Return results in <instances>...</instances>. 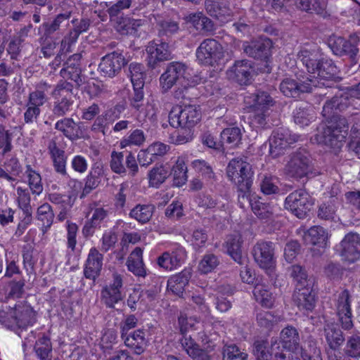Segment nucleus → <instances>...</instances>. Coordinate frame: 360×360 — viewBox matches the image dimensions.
Segmentation results:
<instances>
[{"mask_svg":"<svg viewBox=\"0 0 360 360\" xmlns=\"http://www.w3.org/2000/svg\"><path fill=\"white\" fill-rule=\"evenodd\" d=\"M340 98L333 97L327 101L322 110L323 116L327 120L326 127L317 134V141L330 148L334 153H338L348 134L349 126L347 120L337 115L340 110Z\"/></svg>","mask_w":360,"mask_h":360,"instance_id":"nucleus-1","label":"nucleus"},{"mask_svg":"<svg viewBox=\"0 0 360 360\" xmlns=\"http://www.w3.org/2000/svg\"><path fill=\"white\" fill-rule=\"evenodd\" d=\"M297 59L307 68L310 74L309 82L316 81V88L331 87L333 80L336 78L338 70L334 62L329 58H323L316 46H305L297 53Z\"/></svg>","mask_w":360,"mask_h":360,"instance_id":"nucleus-2","label":"nucleus"},{"mask_svg":"<svg viewBox=\"0 0 360 360\" xmlns=\"http://www.w3.org/2000/svg\"><path fill=\"white\" fill-rule=\"evenodd\" d=\"M187 70L188 67L183 63H169L160 77L163 91H167L176 85L178 89L174 91V97L179 99L184 97V90L199 84L201 79L197 76L189 79Z\"/></svg>","mask_w":360,"mask_h":360,"instance_id":"nucleus-3","label":"nucleus"},{"mask_svg":"<svg viewBox=\"0 0 360 360\" xmlns=\"http://www.w3.org/2000/svg\"><path fill=\"white\" fill-rule=\"evenodd\" d=\"M244 102L249 108L250 124L257 129H262L267 124L269 110L274 104L273 98L269 93L258 91L244 97Z\"/></svg>","mask_w":360,"mask_h":360,"instance_id":"nucleus-4","label":"nucleus"},{"mask_svg":"<svg viewBox=\"0 0 360 360\" xmlns=\"http://www.w3.org/2000/svg\"><path fill=\"white\" fill-rule=\"evenodd\" d=\"M178 321L181 333L183 334L180 342L187 354L193 360H210L207 352L201 349L191 335L186 334L189 330L196 329L195 325L198 323V319L195 317H188L181 314Z\"/></svg>","mask_w":360,"mask_h":360,"instance_id":"nucleus-5","label":"nucleus"},{"mask_svg":"<svg viewBox=\"0 0 360 360\" xmlns=\"http://www.w3.org/2000/svg\"><path fill=\"white\" fill-rule=\"evenodd\" d=\"M54 98L52 112L56 117H63L69 113L74 104L73 85L65 80H60L52 91Z\"/></svg>","mask_w":360,"mask_h":360,"instance_id":"nucleus-6","label":"nucleus"},{"mask_svg":"<svg viewBox=\"0 0 360 360\" xmlns=\"http://www.w3.org/2000/svg\"><path fill=\"white\" fill-rule=\"evenodd\" d=\"M201 119V109L199 105H186L174 107L169 114V122L174 128L191 129Z\"/></svg>","mask_w":360,"mask_h":360,"instance_id":"nucleus-7","label":"nucleus"},{"mask_svg":"<svg viewBox=\"0 0 360 360\" xmlns=\"http://www.w3.org/2000/svg\"><path fill=\"white\" fill-rule=\"evenodd\" d=\"M287 174L296 179H300L312 174L313 162L309 152L304 148H300L293 153L285 166Z\"/></svg>","mask_w":360,"mask_h":360,"instance_id":"nucleus-8","label":"nucleus"},{"mask_svg":"<svg viewBox=\"0 0 360 360\" xmlns=\"http://www.w3.org/2000/svg\"><path fill=\"white\" fill-rule=\"evenodd\" d=\"M226 174L229 179L236 186H240L247 189L252 184L253 171L251 165L243 158L232 159L227 167Z\"/></svg>","mask_w":360,"mask_h":360,"instance_id":"nucleus-9","label":"nucleus"},{"mask_svg":"<svg viewBox=\"0 0 360 360\" xmlns=\"http://www.w3.org/2000/svg\"><path fill=\"white\" fill-rule=\"evenodd\" d=\"M313 201L304 189L296 190L290 193L285 200V207L299 219H304L310 211Z\"/></svg>","mask_w":360,"mask_h":360,"instance_id":"nucleus-10","label":"nucleus"},{"mask_svg":"<svg viewBox=\"0 0 360 360\" xmlns=\"http://www.w3.org/2000/svg\"><path fill=\"white\" fill-rule=\"evenodd\" d=\"M195 55L199 63L214 66L224 56L223 48L217 40L206 39L197 48Z\"/></svg>","mask_w":360,"mask_h":360,"instance_id":"nucleus-11","label":"nucleus"},{"mask_svg":"<svg viewBox=\"0 0 360 360\" xmlns=\"http://www.w3.org/2000/svg\"><path fill=\"white\" fill-rule=\"evenodd\" d=\"M335 250L342 260L349 264L360 259V235L350 232L345 236Z\"/></svg>","mask_w":360,"mask_h":360,"instance_id":"nucleus-12","label":"nucleus"},{"mask_svg":"<svg viewBox=\"0 0 360 360\" xmlns=\"http://www.w3.org/2000/svg\"><path fill=\"white\" fill-rule=\"evenodd\" d=\"M122 286V276L117 273L112 274V281L103 286L101 291V302L106 307L113 309L116 304L123 300Z\"/></svg>","mask_w":360,"mask_h":360,"instance_id":"nucleus-13","label":"nucleus"},{"mask_svg":"<svg viewBox=\"0 0 360 360\" xmlns=\"http://www.w3.org/2000/svg\"><path fill=\"white\" fill-rule=\"evenodd\" d=\"M352 297L347 290L340 292L335 300V310L338 320L344 330L353 328V315L351 308Z\"/></svg>","mask_w":360,"mask_h":360,"instance_id":"nucleus-14","label":"nucleus"},{"mask_svg":"<svg viewBox=\"0 0 360 360\" xmlns=\"http://www.w3.org/2000/svg\"><path fill=\"white\" fill-rule=\"evenodd\" d=\"M297 134H291L287 129H278L273 131L269 138V153L273 157H277L283 153V150L299 140Z\"/></svg>","mask_w":360,"mask_h":360,"instance_id":"nucleus-15","label":"nucleus"},{"mask_svg":"<svg viewBox=\"0 0 360 360\" xmlns=\"http://www.w3.org/2000/svg\"><path fill=\"white\" fill-rule=\"evenodd\" d=\"M255 261L262 269L271 271L275 264L274 245L271 241H259L252 250Z\"/></svg>","mask_w":360,"mask_h":360,"instance_id":"nucleus-16","label":"nucleus"},{"mask_svg":"<svg viewBox=\"0 0 360 360\" xmlns=\"http://www.w3.org/2000/svg\"><path fill=\"white\" fill-rule=\"evenodd\" d=\"M315 85H318V83L314 80L311 83L308 77L303 79H299L298 81L292 78H285L281 82L279 88L285 96L297 98L300 94L311 92Z\"/></svg>","mask_w":360,"mask_h":360,"instance_id":"nucleus-17","label":"nucleus"},{"mask_svg":"<svg viewBox=\"0 0 360 360\" xmlns=\"http://www.w3.org/2000/svg\"><path fill=\"white\" fill-rule=\"evenodd\" d=\"M185 249L179 245H175L172 248L163 252L158 257V266L166 270L172 271L181 266L186 259Z\"/></svg>","mask_w":360,"mask_h":360,"instance_id":"nucleus-18","label":"nucleus"},{"mask_svg":"<svg viewBox=\"0 0 360 360\" xmlns=\"http://www.w3.org/2000/svg\"><path fill=\"white\" fill-rule=\"evenodd\" d=\"M125 64L126 60L122 53L115 51L102 58L98 70L102 76L112 78L120 72Z\"/></svg>","mask_w":360,"mask_h":360,"instance_id":"nucleus-19","label":"nucleus"},{"mask_svg":"<svg viewBox=\"0 0 360 360\" xmlns=\"http://www.w3.org/2000/svg\"><path fill=\"white\" fill-rule=\"evenodd\" d=\"M148 65L155 68L158 63L171 58L172 51L168 43L160 40L150 41L146 46Z\"/></svg>","mask_w":360,"mask_h":360,"instance_id":"nucleus-20","label":"nucleus"},{"mask_svg":"<svg viewBox=\"0 0 360 360\" xmlns=\"http://www.w3.org/2000/svg\"><path fill=\"white\" fill-rule=\"evenodd\" d=\"M253 67L251 61L248 60H237L227 71V77L240 85H247L250 83Z\"/></svg>","mask_w":360,"mask_h":360,"instance_id":"nucleus-21","label":"nucleus"},{"mask_svg":"<svg viewBox=\"0 0 360 360\" xmlns=\"http://www.w3.org/2000/svg\"><path fill=\"white\" fill-rule=\"evenodd\" d=\"M103 265V255L96 248L92 247L84 264V276L86 279L95 281L101 275Z\"/></svg>","mask_w":360,"mask_h":360,"instance_id":"nucleus-22","label":"nucleus"},{"mask_svg":"<svg viewBox=\"0 0 360 360\" xmlns=\"http://www.w3.org/2000/svg\"><path fill=\"white\" fill-rule=\"evenodd\" d=\"M272 42L269 39H259L243 44L244 52L255 59L266 60L271 56Z\"/></svg>","mask_w":360,"mask_h":360,"instance_id":"nucleus-23","label":"nucleus"},{"mask_svg":"<svg viewBox=\"0 0 360 360\" xmlns=\"http://www.w3.org/2000/svg\"><path fill=\"white\" fill-rule=\"evenodd\" d=\"M355 41L352 38L347 40L341 37L333 36L329 39L328 46L334 54L340 56H348L354 60L359 51Z\"/></svg>","mask_w":360,"mask_h":360,"instance_id":"nucleus-24","label":"nucleus"},{"mask_svg":"<svg viewBox=\"0 0 360 360\" xmlns=\"http://www.w3.org/2000/svg\"><path fill=\"white\" fill-rule=\"evenodd\" d=\"M37 338L34 344V351L40 360H52V344L49 335L32 331L25 340L27 343H32Z\"/></svg>","mask_w":360,"mask_h":360,"instance_id":"nucleus-25","label":"nucleus"},{"mask_svg":"<svg viewBox=\"0 0 360 360\" xmlns=\"http://www.w3.org/2000/svg\"><path fill=\"white\" fill-rule=\"evenodd\" d=\"M134 93L129 97L130 106L138 112L141 117H153L155 115L154 105L144 102L143 87L133 86Z\"/></svg>","mask_w":360,"mask_h":360,"instance_id":"nucleus-26","label":"nucleus"},{"mask_svg":"<svg viewBox=\"0 0 360 360\" xmlns=\"http://www.w3.org/2000/svg\"><path fill=\"white\" fill-rule=\"evenodd\" d=\"M71 22L73 27L72 29L61 41L63 49H66L68 51H70L71 46L76 43L79 35L89 30L91 22L89 18H75L72 19Z\"/></svg>","mask_w":360,"mask_h":360,"instance_id":"nucleus-27","label":"nucleus"},{"mask_svg":"<svg viewBox=\"0 0 360 360\" xmlns=\"http://www.w3.org/2000/svg\"><path fill=\"white\" fill-rule=\"evenodd\" d=\"M81 124V122H76L71 117H63L55 123L54 128L68 140L75 141L83 137Z\"/></svg>","mask_w":360,"mask_h":360,"instance_id":"nucleus-28","label":"nucleus"},{"mask_svg":"<svg viewBox=\"0 0 360 360\" xmlns=\"http://www.w3.org/2000/svg\"><path fill=\"white\" fill-rule=\"evenodd\" d=\"M146 335V330L140 328L122 335L121 338L124 345L132 349L136 354H141L143 353L148 345V341Z\"/></svg>","mask_w":360,"mask_h":360,"instance_id":"nucleus-29","label":"nucleus"},{"mask_svg":"<svg viewBox=\"0 0 360 360\" xmlns=\"http://www.w3.org/2000/svg\"><path fill=\"white\" fill-rule=\"evenodd\" d=\"M103 179H108V169L102 163L96 162L91 167L89 174L85 178V184L82 195H86L96 188Z\"/></svg>","mask_w":360,"mask_h":360,"instance_id":"nucleus-30","label":"nucleus"},{"mask_svg":"<svg viewBox=\"0 0 360 360\" xmlns=\"http://www.w3.org/2000/svg\"><path fill=\"white\" fill-rule=\"evenodd\" d=\"M228 0H205V9L212 16L221 22L229 20L232 15Z\"/></svg>","mask_w":360,"mask_h":360,"instance_id":"nucleus-31","label":"nucleus"},{"mask_svg":"<svg viewBox=\"0 0 360 360\" xmlns=\"http://www.w3.org/2000/svg\"><path fill=\"white\" fill-rule=\"evenodd\" d=\"M51 86L46 82L38 83L27 96L25 103L37 109H41L49 101V92Z\"/></svg>","mask_w":360,"mask_h":360,"instance_id":"nucleus-32","label":"nucleus"},{"mask_svg":"<svg viewBox=\"0 0 360 360\" xmlns=\"http://www.w3.org/2000/svg\"><path fill=\"white\" fill-rule=\"evenodd\" d=\"M18 313L17 314V324L15 332L20 335L18 330L22 331L27 327L32 326L36 321V312L30 305L25 303L18 304Z\"/></svg>","mask_w":360,"mask_h":360,"instance_id":"nucleus-33","label":"nucleus"},{"mask_svg":"<svg viewBox=\"0 0 360 360\" xmlns=\"http://www.w3.org/2000/svg\"><path fill=\"white\" fill-rule=\"evenodd\" d=\"M324 337L330 349L335 351L345 338L337 323L327 321L324 326Z\"/></svg>","mask_w":360,"mask_h":360,"instance_id":"nucleus-34","label":"nucleus"},{"mask_svg":"<svg viewBox=\"0 0 360 360\" xmlns=\"http://www.w3.org/2000/svg\"><path fill=\"white\" fill-rule=\"evenodd\" d=\"M328 239V231L320 226H314L304 233L303 240L307 245L325 248Z\"/></svg>","mask_w":360,"mask_h":360,"instance_id":"nucleus-35","label":"nucleus"},{"mask_svg":"<svg viewBox=\"0 0 360 360\" xmlns=\"http://www.w3.org/2000/svg\"><path fill=\"white\" fill-rule=\"evenodd\" d=\"M71 16L70 11H65L56 15L53 19H49L40 26L44 31V35L50 37L52 34L59 32L61 27L68 25Z\"/></svg>","mask_w":360,"mask_h":360,"instance_id":"nucleus-36","label":"nucleus"},{"mask_svg":"<svg viewBox=\"0 0 360 360\" xmlns=\"http://www.w3.org/2000/svg\"><path fill=\"white\" fill-rule=\"evenodd\" d=\"M242 238L239 233L229 235L226 241L228 254L240 265H245L247 257L242 255L241 250Z\"/></svg>","mask_w":360,"mask_h":360,"instance_id":"nucleus-37","label":"nucleus"},{"mask_svg":"<svg viewBox=\"0 0 360 360\" xmlns=\"http://www.w3.org/2000/svg\"><path fill=\"white\" fill-rule=\"evenodd\" d=\"M127 269L136 276L145 277L146 269L143 261V250L136 247L127 258Z\"/></svg>","mask_w":360,"mask_h":360,"instance_id":"nucleus-38","label":"nucleus"},{"mask_svg":"<svg viewBox=\"0 0 360 360\" xmlns=\"http://www.w3.org/2000/svg\"><path fill=\"white\" fill-rule=\"evenodd\" d=\"M191 277V273L190 269H184L180 273L171 276L168 279L167 289L176 295H182Z\"/></svg>","mask_w":360,"mask_h":360,"instance_id":"nucleus-39","label":"nucleus"},{"mask_svg":"<svg viewBox=\"0 0 360 360\" xmlns=\"http://www.w3.org/2000/svg\"><path fill=\"white\" fill-rule=\"evenodd\" d=\"M295 302L300 310L311 311L315 307V297L311 285L298 288L294 295Z\"/></svg>","mask_w":360,"mask_h":360,"instance_id":"nucleus-40","label":"nucleus"},{"mask_svg":"<svg viewBox=\"0 0 360 360\" xmlns=\"http://www.w3.org/2000/svg\"><path fill=\"white\" fill-rule=\"evenodd\" d=\"M300 334L296 328L292 326H287L280 333L281 347L290 350H296L300 346Z\"/></svg>","mask_w":360,"mask_h":360,"instance_id":"nucleus-41","label":"nucleus"},{"mask_svg":"<svg viewBox=\"0 0 360 360\" xmlns=\"http://www.w3.org/2000/svg\"><path fill=\"white\" fill-rule=\"evenodd\" d=\"M250 207L254 214L264 222H270L274 219V207L269 203H264L262 198L253 196L250 200Z\"/></svg>","mask_w":360,"mask_h":360,"instance_id":"nucleus-42","label":"nucleus"},{"mask_svg":"<svg viewBox=\"0 0 360 360\" xmlns=\"http://www.w3.org/2000/svg\"><path fill=\"white\" fill-rule=\"evenodd\" d=\"M171 174V167L167 163L155 165L148 174L149 185L159 188Z\"/></svg>","mask_w":360,"mask_h":360,"instance_id":"nucleus-43","label":"nucleus"},{"mask_svg":"<svg viewBox=\"0 0 360 360\" xmlns=\"http://www.w3.org/2000/svg\"><path fill=\"white\" fill-rule=\"evenodd\" d=\"M339 205L338 198L334 197L330 198L327 202H323L318 210L319 219L325 221H335L336 219H338L336 212Z\"/></svg>","mask_w":360,"mask_h":360,"instance_id":"nucleus-44","label":"nucleus"},{"mask_svg":"<svg viewBox=\"0 0 360 360\" xmlns=\"http://www.w3.org/2000/svg\"><path fill=\"white\" fill-rule=\"evenodd\" d=\"M154 299V293L150 290H134L133 292L129 294L127 304L130 308L131 311L136 309L137 304L146 307L148 302H150Z\"/></svg>","mask_w":360,"mask_h":360,"instance_id":"nucleus-45","label":"nucleus"},{"mask_svg":"<svg viewBox=\"0 0 360 360\" xmlns=\"http://www.w3.org/2000/svg\"><path fill=\"white\" fill-rule=\"evenodd\" d=\"M233 289L229 286H221L216 294L215 305L217 310L226 312L232 305Z\"/></svg>","mask_w":360,"mask_h":360,"instance_id":"nucleus-46","label":"nucleus"},{"mask_svg":"<svg viewBox=\"0 0 360 360\" xmlns=\"http://www.w3.org/2000/svg\"><path fill=\"white\" fill-rule=\"evenodd\" d=\"M187 167L182 158H178L175 164L171 168V173L173 176V185L181 187L186 184L188 179Z\"/></svg>","mask_w":360,"mask_h":360,"instance_id":"nucleus-47","label":"nucleus"},{"mask_svg":"<svg viewBox=\"0 0 360 360\" xmlns=\"http://www.w3.org/2000/svg\"><path fill=\"white\" fill-rule=\"evenodd\" d=\"M146 140V136L143 130L136 129L131 131L127 135L124 136L120 142V147L121 148H126L127 147H141Z\"/></svg>","mask_w":360,"mask_h":360,"instance_id":"nucleus-48","label":"nucleus"},{"mask_svg":"<svg viewBox=\"0 0 360 360\" xmlns=\"http://www.w3.org/2000/svg\"><path fill=\"white\" fill-rule=\"evenodd\" d=\"M252 352L257 360H271L274 358L271 343L265 339L260 338L254 342Z\"/></svg>","mask_w":360,"mask_h":360,"instance_id":"nucleus-49","label":"nucleus"},{"mask_svg":"<svg viewBox=\"0 0 360 360\" xmlns=\"http://www.w3.org/2000/svg\"><path fill=\"white\" fill-rule=\"evenodd\" d=\"M154 210L151 204H138L131 210L129 216L141 224H146L151 219Z\"/></svg>","mask_w":360,"mask_h":360,"instance_id":"nucleus-50","label":"nucleus"},{"mask_svg":"<svg viewBox=\"0 0 360 360\" xmlns=\"http://www.w3.org/2000/svg\"><path fill=\"white\" fill-rule=\"evenodd\" d=\"M253 295L257 302L266 308H271L274 306L275 297L272 292H269L267 286L263 284H257L253 290Z\"/></svg>","mask_w":360,"mask_h":360,"instance_id":"nucleus-51","label":"nucleus"},{"mask_svg":"<svg viewBox=\"0 0 360 360\" xmlns=\"http://www.w3.org/2000/svg\"><path fill=\"white\" fill-rule=\"evenodd\" d=\"M18 304L14 307H6L0 311V323L6 328L16 330V319L18 313Z\"/></svg>","mask_w":360,"mask_h":360,"instance_id":"nucleus-52","label":"nucleus"},{"mask_svg":"<svg viewBox=\"0 0 360 360\" xmlns=\"http://www.w3.org/2000/svg\"><path fill=\"white\" fill-rule=\"evenodd\" d=\"M343 349L345 356L347 358H360V335L352 334L346 338Z\"/></svg>","mask_w":360,"mask_h":360,"instance_id":"nucleus-53","label":"nucleus"},{"mask_svg":"<svg viewBox=\"0 0 360 360\" xmlns=\"http://www.w3.org/2000/svg\"><path fill=\"white\" fill-rule=\"evenodd\" d=\"M144 66L138 63H131L129 65L128 76L133 86L143 87L145 78Z\"/></svg>","mask_w":360,"mask_h":360,"instance_id":"nucleus-54","label":"nucleus"},{"mask_svg":"<svg viewBox=\"0 0 360 360\" xmlns=\"http://www.w3.org/2000/svg\"><path fill=\"white\" fill-rule=\"evenodd\" d=\"M25 176L27 179L30 189L33 194L39 195L43 191L41 178L40 174L32 169L30 165H27Z\"/></svg>","mask_w":360,"mask_h":360,"instance_id":"nucleus-55","label":"nucleus"},{"mask_svg":"<svg viewBox=\"0 0 360 360\" xmlns=\"http://www.w3.org/2000/svg\"><path fill=\"white\" fill-rule=\"evenodd\" d=\"M54 216L52 207L48 203H44L37 208V218L39 221H41L45 231L52 226Z\"/></svg>","mask_w":360,"mask_h":360,"instance_id":"nucleus-56","label":"nucleus"},{"mask_svg":"<svg viewBox=\"0 0 360 360\" xmlns=\"http://www.w3.org/2000/svg\"><path fill=\"white\" fill-rule=\"evenodd\" d=\"M271 349L274 354V360H300L293 354L294 350H290L281 347L280 342L276 338L271 339Z\"/></svg>","mask_w":360,"mask_h":360,"instance_id":"nucleus-57","label":"nucleus"},{"mask_svg":"<svg viewBox=\"0 0 360 360\" xmlns=\"http://www.w3.org/2000/svg\"><path fill=\"white\" fill-rule=\"evenodd\" d=\"M312 112L311 110L307 109L303 106L296 107L293 111L295 123L300 127L308 126L314 117Z\"/></svg>","mask_w":360,"mask_h":360,"instance_id":"nucleus-58","label":"nucleus"},{"mask_svg":"<svg viewBox=\"0 0 360 360\" xmlns=\"http://www.w3.org/2000/svg\"><path fill=\"white\" fill-rule=\"evenodd\" d=\"M124 160V154L122 152L112 151L109 162L111 171L120 176L125 175L127 169Z\"/></svg>","mask_w":360,"mask_h":360,"instance_id":"nucleus-59","label":"nucleus"},{"mask_svg":"<svg viewBox=\"0 0 360 360\" xmlns=\"http://www.w3.org/2000/svg\"><path fill=\"white\" fill-rule=\"evenodd\" d=\"M290 275L297 283L296 290L298 288H304L311 285V281L308 279L306 270L300 265H293L291 266Z\"/></svg>","mask_w":360,"mask_h":360,"instance_id":"nucleus-60","label":"nucleus"},{"mask_svg":"<svg viewBox=\"0 0 360 360\" xmlns=\"http://www.w3.org/2000/svg\"><path fill=\"white\" fill-rule=\"evenodd\" d=\"M17 202L18 207L23 213H32V208L30 205L31 198L30 190L18 187L16 189Z\"/></svg>","mask_w":360,"mask_h":360,"instance_id":"nucleus-61","label":"nucleus"},{"mask_svg":"<svg viewBox=\"0 0 360 360\" xmlns=\"http://www.w3.org/2000/svg\"><path fill=\"white\" fill-rule=\"evenodd\" d=\"M219 264V259L214 254H206L198 264V270L201 274H207L214 271Z\"/></svg>","mask_w":360,"mask_h":360,"instance_id":"nucleus-62","label":"nucleus"},{"mask_svg":"<svg viewBox=\"0 0 360 360\" xmlns=\"http://www.w3.org/2000/svg\"><path fill=\"white\" fill-rule=\"evenodd\" d=\"M223 354V360H247L248 358V354L235 344L226 345Z\"/></svg>","mask_w":360,"mask_h":360,"instance_id":"nucleus-63","label":"nucleus"},{"mask_svg":"<svg viewBox=\"0 0 360 360\" xmlns=\"http://www.w3.org/2000/svg\"><path fill=\"white\" fill-rule=\"evenodd\" d=\"M301 356L303 360H322L321 351L314 340H309L307 345L302 348Z\"/></svg>","mask_w":360,"mask_h":360,"instance_id":"nucleus-64","label":"nucleus"}]
</instances>
